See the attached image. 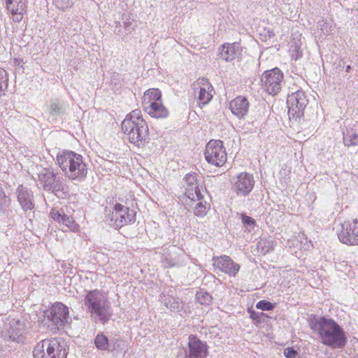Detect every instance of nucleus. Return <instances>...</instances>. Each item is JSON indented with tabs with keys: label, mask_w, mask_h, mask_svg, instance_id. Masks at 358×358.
I'll return each instance as SVG.
<instances>
[{
	"label": "nucleus",
	"mask_w": 358,
	"mask_h": 358,
	"mask_svg": "<svg viewBox=\"0 0 358 358\" xmlns=\"http://www.w3.org/2000/svg\"><path fill=\"white\" fill-rule=\"evenodd\" d=\"M16 193L17 200L24 210H31L34 208L33 194L27 187L20 185Z\"/></svg>",
	"instance_id": "aec40b11"
},
{
	"label": "nucleus",
	"mask_w": 358,
	"mask_h": 358,
	"mask_svg": "<svg viewBox=\"0 0 358 358\" xmlns=\"http://www.w3.org/2000/svg\"><path fill=\"white\" fill-rule=\"evenodd\" d=\"M115 213L113 214V219H115L114 226L115 229L134 223L136 220V211L130 209L120 203L115 205Z\"/></svg>",
	"instance_id": "9b49d317"
},
{
	"label": "nucleus",
	"mask_w": 358,
	"mask_h": 358,
	"mask_svg": "<svg viewBox=\"0 0 358 358\" xmlns=\"http://www.w3.org/2000/svg\"><path fill=\"white\" fill-rule=\"evenodd\" d=\"M288 113L296 117H300L303 113V110L308 104V99L303 90H297L288 95L287 100Z\"/></svg>",
	"instance_id": "9d476101"
},
{
	"label": "nucleus",
	"mask_w": 358,
	"mask_h": 358,
	"mask_svg": "<svg viewBox=\"0 0 358 358\" xmlns=\"http://www.w3.org/2000/svg\"><path fill=\"white\" fill-rule=\"evenodd\" d=\"M350 69H351V68H350V66H348L346 67V71H347V72H348V71H350Z\"/></svg>",
	"instance_id": "c03bdc74"
},
{
	"label": "nucleus",
	"mask_w": 358,
	"mask_h": 358,
	"mask_svg": "<svg viewBox=\"0 0 358 358\" xmlns=\"http://www.w3.org/2000/svg\"><path fill=\"white\" fill-rule=\"evenodd\" d=\"M200 197L201 198L199 199L194 198V199L189 200L190 202L196 201V203L194 207V213L197 217H203L207 214L210 206L209 203L203 200V195L202 193H201Z\"/></svg>",
	"instance_id": "bb28decb"
},
{
	"label": "nucleus",
	"mask_w": 358,
	"mask_h": 358,
	"mask_svg": "<svg viewBox=\"0 0 358 358\" xmlns=\"http://www.w3.org/2000/svg\"><path fill=\"white\" fill-rule=\"evenodd\" d=\"M189 351L185 358H205L207 356V345L194 336L189 337Z\"/></svg>",
	"instance_id": "dca6fc26"
},
{
	"label": "nucleus",
	"mask_w": 358,
	"mask_h": 358,
	"mask_svg": "<svg viewBox=\"0 0 358 358\" xmlns=\"http://www.w3.org/2000/svg\"><path fill=\"white\" fill-rule=\"evenodd\" d=\"M8 75L7 72L0 69V92H4L8 87Z\"/></svg>",
	"instance_id": "f704fd0d"
},
{
	"label": "nucleus",
	"mask_w": 358,
	"mask_h": 358,
	"mask_svg": "<svg viewBox=\"0 0 358 358\" xmlns=\"http://www.w3.org/2000/svg\"><path fill=\"white\" fill-rule=\"evenodd\" d=\"M67 106V104L62 100H53L50 105V115L54 116L62 115L66 112Z\"/></svg>",
	"instance_id": "7c9ffc66"
},
{
	"label": "nucleus",
	"mask_w": 358,
	"mask_h": 358,
	"mask_svg": "<svg viewBox=\"0 0 358 358\" xmlns=\"http://www.w3.org/2000/svg\"><path fill=\"white\" fill-rule=\"evenodd\" d=\"M50 216L54 221L68 227L73 232L79 230V225L76 223L67 208H54L50 211Z\"/></svg>",
	"instance_id": "ddd939ff"
},
{
	"label": "nucleus",
	"mask_w": 358,
	"mask_h": 358,
	"mask_svg": "<svg viewBox=\"0 0 358 358\" xmlns=\"http://www.w3.org/2000/svg\"><path fill=\"white\" fill-rule=\"evenodd\" d=\"M85 304L92 315L101 323L104 324L110 319V303L101 291H89L85 297Z\"/></svg>",
	"instance_id": "20e7f679"
},
{
	"label": "nucleus",
	"mask_w": 358,
	"mask_h": 358,
	"mask_svg": "<svg viewBox=\"0 0 358 358\" xmlns=\"http://www.w3.org/2000/svg\"><path fill=\"white\" fill-rule=\"evenodd\" d=\"M213 265L222 272L230 276H235L240 269V266L234 262L229 256L222 255L213 257Z\"/></svg>",
	"instance_id": "2eb2a0df"
},
{
	"label": "nucleus",
	"mask_w": 358,
	"mask_h": 358,
	"mask_svg": "<svg viewBox=\"0 0 358 358\" xmlns=\"http://www.w3.org/2000/svg\"><path fill=\"white\" fill-rule=\"evenodd\" d=\"M343 143L348 147L358 145V124H354L343 133Z\"/></svg>",
	"instance_id": "a878e982"
},
{
	"label": "nucleus",
	"mask_w": 358,
	"mask_h": 358,
	"mask_svg": "<svg viewBox=\"0 0 358 358\" xmlns=\"http://www.w3.org/2000/svg\"><path fill=\"white\" fill-rule=\"evenodd\" d=\"M311 329L317 331L322 343L334 348H343L345 338L343 329L331 319L314 317L310 322Z\"/></svg>",
	"instance_id": "f257e3e1"
},
{
	"label": "nucleus",
	"mask_w": 358,
	"mask_h": 358,
	"mask_svg": "<svg viewBox=\"0 0 358 358\" xmlns=\"http://www.w3.org/2000/svg\"><path fill=\"white\" fill-rule=\"evenodd\" d=\"M290 55L294 60H297L302 56V50L297 45H292L289 50Z\"/></svg>",
	"instance_id": "c9c22d12"
},
{
	"label": "nucleus",
	"mask_w": 358,
	"mask_h": 358,
	"mask_svg": "<svg viewBox=\"0 0 358 358\" xmlns=\"http://www.w3.org/2000/svg\"><path fill=\"white\" fill-rule=\"evenodd\" d=\"M187 3H188V4H189V6L191 8H194L196 6L195 2L193 0H189Z\"/></svg>",
	"instance_id": "79ce46f5"
},
{
	"label": "nucleus",
	"mask_w": 358,
	"mask_h": 358,
	"mask_svg": "<svg viewBox=\"0 0 358 358\" xmlns=\"http://www.w3.org/2000/svg\"><path fill=\"white\" fill-rule=\"evenodd\" d=\"M204 155L206 161L215 166H222L227 162V153L221 141H210L206 146Z\"/></svg>",
	"instance_id": "39448f33"
},
{
	"label": "nucleus",
	"mask_w": 358,
	"mask_h": 358,
	"mask_svg": "<svg viewBox=\"0 0 358 358\" xmlns=\"http://www.w3.org/2000/svg\"><path fill=\"white\" fill-rule=\"evenodd\" d=\"M57 161L69 179L83 181L86 178L87 169L82 155L73 151H63L57 155Z\"/></svg>",
	"instance_id": "f03ea898"
},
{
	"label": "nucleus",
	"mask_w": 358,
	"mask_h": 358,
	"mask_svg": "<svg viewBox=\"0 0 358 358\" xmlns=\"http://www.w3.org/2000/svg\"><path fill=\"white\" fill-rule=\"evenodd\" d=\"M196 301L201 305L209 306L213 300L211 295L206 291L200 290L196 294Z\"/></svg>",
	"instance_id": "2f4dec72"
},
{
	"label": "nucleus",
	"mask_w": 358,
	"mask_h": 358,
	"mask_svg": "<svg viewBox=\"0 0 358 358\" xmlns=\"http://www.w3.org/2000/svg\"><path fill=\"white\" fill-rule=\"evenodd\" d=\"M38 178L45 189H55L54 183L56 182L57 176L50 170H42V171L38 174Z\"/></svg>",
	"instance_id": "393cba45"
},
{
	"label": "nucleus",
	"mask_w": 358,
	"mask_h": 358,
	"mask_svg": "<svg viewBox=\"0 0 358 358\" xmlns=\"http://www.w3.org/2000/svg\"><path fill=\"white\" fill-rule=\"evenodd\" d=\"M24 331V326L20 321L17 320L10 322L8 334H10V337L13 340L19 338L20 336H22Z\"/></svg>",
	"instance_id": "c756f323"
},
{
	"label": "nucleus",
	"mask_w": 358,
	"mask_h": 358,
	"mask_svg": "<svg viewBox=\"0 0 358 358\" xmlns=\"http://www.w3.org/2000/svg\"><path fill=\"white\" fill-rule=\"evenodd\" d=\"M48 339L43 340L38 342L33 350L34 358H50V353L48 352Z\"/></svg>",
	"instance_id": "cd10ccee"
},
{
	"label": "nucleus",
	"mask_w": 358,
	"mask_h": 358,
	"mask_svg": "<svg viewBox=\"0 0 358 358\" xmlns=\"http://www.w3.org/2000/svg\"><path fill=\"white\" fill-rule=\"evenodd\" d=\"M257 308L262 310H270L274 308V306L271 302L260 301L257 303Z\"/></svg>",
	"instance_id": "e433bc0d"
},
{
	"label": "nucleus",
	"mask_w": 358,
	"mask_h": 358,
	"mask_svg": "<svg viewBox=\"0 0 358 358\" xmlns=\"http://www.w3.org/2000/svg\"><path fill=\"white\" fill-rule=\"evenodd\" d=\"M275 245V241L271 239H262L258 243V248H262L264 254L272 251Z\"/></svg>",
	"instance_id": "473e14b6"
},
{
	"label": "nucleus",
	"mask_w": 358,
	"mask_h": 358,
	"mask_svg": "<svg viewBox=\"0 0 358 358\" xmlns=\"http://www.w3.org/2000/svg\"><path fill=\"white\" fill-rule=\"evenodd\" d=\"M45 317L55 327L60 329L69 323V314L68 308L62 303H55L45 312Z\"/></svg>",
	"instance_id": "423d86ee"
},
{
	"label": "nucleus",
	"mask_w": 358,
	"mask_h": 358,
	"mask_svg": "<svg viewBox=\"0 0 358 358\" xmlns=\"http://www.w3.org/2000/svg\"><path fill=\"white\" fill-rule=\"evenodd\" d=\"M113 340L108 341V338L102 333L99 334L95 339L94 343L96 347L101 350H108L113 351L117 349H122L124 343L122 340H116L115 343L113 345Z\"/></svg>",
	"instance_id": "f3484780"
},
{
	"label": "nucleus",
	"mask_w": 358,
	"mask_h": 358,
	"mask_svg": "<svg viewBox=\"0 0 358 358\" xmlns=\"http://www.w3.org/2000/svg\"><path fill=\"white\" fill-rule=\"evenodd\" d=\"M186 259L183 252L174 257L170 256L169 254H164L162 257V264L166 268L174 266L182 267L186 265Z\"/></svg>",
	"instance_id": "5701e85b"
},
{
	"label": "nucleus",
	"mask_w": 358,
	"mask_h": 358,
	"mask_svg": "<svg viewBox=\"0 0 358 358\" xmlns=\"http://www.w3.org/2000/svg\"><path fill=\"white\" fill-rule=\"evenodd\" d=\"M128 24H129V23H128V22H126V23H125V27H127Z\"/></svg>",
	"instance_id": "a18cd8bd"
},
{
	"label": "nucleus",
	"mask_w": 358,
	"mask_h": 358,
	"mask_svg": "<svg viewBox=\"0 0 358 358\" xmlns=\"http://www.w3.org/2000/svg\"><path fill=\"white\" fill-rule=\"evenodd\" d=\"M242 222L244 224H247L248 226L253 225L255 222V220L248 215H242Z\"/></svg>",
	"instance_id": "ea45409f"
},
{
	"label": "nucleus",
	"mask_w": 358,
	"mask_h": 358,
	"mask_svg": "<svg viewBox=\"0 0 358 358\" xmlns=\"http://www.w3.org/2000/svg\"><path fill=\"white\" fill-rule=\"evenodd\" d=\"M6 8L14 22H20L26 8L25 0H6Z\"/></svg>",
	"instance_id": "a211bd4d"
},
{
	"label": "nucleus",
	"mask_w": 358,
	"mask_h": 358,
	"mask_svg": "<svg viewBox=\"0 0 358 358\" xmlns=\"http://www.w3.org/2000/svg\"><path fill=\"white\" fill-rule=\"evenodd\" d=\"M339 240L347 245H358V220H352L345 222L338 232Z\"/></svg>",
	"instance_id": "1a4fd4ad"
},
{
	"label": "nucleus",
	"mask_w": 358,
	"mask_h": 358,
	"mask_svg": "<svg viewBox=\"0 0 358 358\" xmlns=\"http://www.w3.org/2000/svg\"><path fill=\"white\" fill-rule=\"evenodd\" d=\"M194 95L199 106L207 104L213 98V87L208 80L200 78L192 85Z\"/></svg>",
	"instance_id": "6e6552de"
},
{
	"label": "nucleus",
	"mask_w": 358,
	"mask_h": 358,
	"mask_svg": "<svg viewBox=\"0 0 358 358\" xmlns=\"http://www.w3.org/2000/svg\"><path fill=\"white\" fill-rule=\"evenodd\" d=\"M122 129L129 142L137 145L145 141L148 135V127L140 110H134L126 116Z\"/></svg>",
	"instance_id": "7ed1b4c3"
},
{
	"label": "nucleus",
	"mask_w": 358,
	"mask_h": 358,
	"mask_svg": "<svg viewBox=\"0 0 358 358\" xmlns=\"http://www.w3.org/2000/svg\"><path fill=\"white\" fill-rule=\"evenodd\" d=\"M162 101V93L158 89H150L147 90L143 97V105H148L152 102H158Z\"/></svg>",
	"instance_id": "c85d7f7f"
},
{
	"label": "nucleus",
	"mask_w": 358,
	"mask_h": 358,
	"mask_svg": "<svg viewBox=\"0 0 358 358\" xmlns=\"http://www.w3.org/2000/svg\"><path fill=\"white\" fill-rule=\"evenodd\" d=\"M261 82L264 90L268 94H276L281 90L283 74L278 68L266 71L262 74Z\"/></svg>",
	"instance_id": "0eeeda50"
},
{
	"label": "nucleus",
	"mask_w": 358,
	"mask_h": 358,
	"mask_svg": "<svg viewBox=\"0 0 358 358\" xmlns=\"http://www.w3.org/2000/svg\"><path fill=\"white\" fill-rule=\"evenodd\" d=\"M159 301L166 308L173 312H179L182 308V302L179 298L174 297L173 296L162 294L159 295Z\"/></svg>",
	"instance_id": "b1692460"
},
{
	"label": "nucleus",
	"mask_w": 358,
	"mask_h": 358,
	"mask_svg": "<svg viewBox=\"0 0 358 358\" xmlns=\"http://www.w3.org/2000/svg\"><path fill=\"white\" fill-rule=\"evenodd\" d=\"M241 53V48L236 43H226L220 48V57L223 60L231 62Z\"/></svg>",
	"instance_id": "412c9836"
},
{
	"label": "nucleus",
	"mask_w": 358,
	"mask_h": 358,
	"mask_svg": "<svg viewBox=\"0 0 358 358\" xmlns=\"http://www.w3.org/2000/svg\"><path fill=\"white\" fill-rule=\"evenodd\" d=\"M144 109L151 117L155 118H164L169 115L167 108L162 104V101L152 102L145 105Z\"/></svg>",
	"instance_id": "4be33fe9"
},
{
	"label": "nucleus",
	"mask_w": 358,
	"mask_h": 358,
	"mask_svg": "<svg viewBox=\"0 0 358 358\" xmlns=\"http://www.w3.org/2000/svg\"><path fill=\"white\" fill-rule=\"evenodd\" d=\"M201 177L196 173H189L185 178V195L188 199L201 198L203 186L200 184Z\"/></svg>",
	"instance_id": "4468645a"
},
{
	"label": "nucleus",
	"mask_w": 358,
	"mask_h": 358,
	"mask_svg": "<svg viewBox=\"0 0 358 358\" xmlns=\"http://www.w3.org/2000/svg\"><path fill=\"white\" fill-rule=\"evenodd\" d=\"M6 194L1 184H0V209H2L6 205Z\"/></svg>",
	"instance_id": "4c0bfd02"
},
{
	"label": "nucleus",
	"mask_w": 358,
	"mask_h": 358,
	"mask_svg": "<svg viewBox=\"0 0 358 358\" xmlns=\"http://www.w3.org/2000/svg\"><path fill=\"white\" fill-rule=\"evenodd\" d=\"M297 355V352L291 348H287L284 350V355L287 358H295Z\"/></svg>",
	"instance_id": "58836bf2"
},
{
	"label": "nucleus",
	"mask_w": 358,
	"mask_h": 358,
	"mask_svg": "<svg viewBox=\"0 0 358 358\" xmlns=\"http://www.w3.org/2000/svg\"><path fill=\"white\" fill-rule=\"evenodd\" d=\"M229 107L234 115L238 118H241L246 115L248 112L249 102L245 97L237 96L230 102Z\"/></svg>",
	"instance_id": "6ab92c4d"
},
{
	"label": "nucleus",
	"mask_w": 358,
	"mask_h": 358,
	"mask_svg": "<svg viewBox=\"0 0 358 358\" xmlns=\"http://www.w3.org/2000/svg\"><path fill=\"white\" fill-rule=\"evenodd\" d=\"M267 34H268V37L269 38H271L275 36L274 32L271 30H268Z\"/></svg>",
	"instance_id": "37998d69"
},
{
	"label": "nucleus",
	"mask_w": 358,
	"mask_h": 358,
	"mask_svg": "<svg viewBox=\"0 0 358 358\" xmlns=\"http://www.w3.org/2000/svg\"><path fill=\"white\" fill-rule=\"evenodd\" d=\"M254 185L253 176L243 172L234 178L232 189L238 195L246 196L252 190Z\"/></svg>",
	"instance_id": "f8f14e48"
},
{
	"label": "nucleus",
	"mask_w": 358,
	"mask_h": 358,
	"mask_svg": "<svg viewBox=\"0 0 358 358\" xmlns=\"http://www.w3.org/2000/svg\"><path fill=\"white\" fill-rule=\"evenodd\" d=\"M58 182L59 181L57 180V178L55 183H54V186H55V189H50L52 192H55V194L56 195H57V193L59 192V191L60 189V186H61V184L58 183Z\"/></svg>",
	"instance_id": "a19ab883"
},
{
	"label": "nucleus",
	"mask_w": 358,
	"mask_h": 358,
	"mask_svg": "<svg viewBox=\"0 0 358 358\" xmlns=\"http://www.w3.org/2000/svg\"><path fill=\"white\" fill-rule=\"evenodd\" d=\"M55 6L62 10L71 8L73 5V0H54Z\"/></svg>",
	"instance_id": "72a5a7b5"
}]
</instances>
